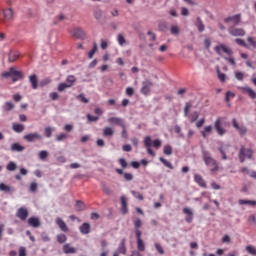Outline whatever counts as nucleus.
I'll return each instance as SVG.
<instances>
[{
    "label": "nucleus",
    "mask_w": 256,
    "mask_h": 256,
    "mask_svg": "<svg viewBox=\"0 0 256 256\" xmlns=\"http://www.w3.org/2000/svg\"><path fill=\"white\" fill-rule=\"evenodd\" d=\"M202 157H203V161L205 163V165H207V167H214L211 169L212 173H214V171H219V165H217V160L213 159V157H211V153L207 150H202Z\"/></svg>",
    "instance_id": "1"
},
{
    "label": "nucleus",
    "mask_w": 256,
    "mask_h": 256,
    "mask_svg": "<svg viewBox=\"0 0 256 256\" xmlns=\"http://www.w3.org/2000/svg\"><path fill=\"white\" fill-rule=\"evenodd\" d=\"M1 77L3 79H9V77H12L13 83H17L19 79H23V72L15 70V67H10L9 71L3 72L1 74Z\"/></svg>",
    "instance_id": "2"
},
{
    "label": "nucleus",
    "mask_w": 256,
    "mask_h": 256,
    "mask_svg": "<svg viewBox=\"0 0 256 256\" xmlns=\"http://www.w3.org/2000/svg\"><path fill=\"white\" fill-rule=\"evenodd\" d=\"M238 158L240 163H245V159H253V149L241 146L238 153Z\"/></svg>",
    "instance_id": "3"
},
{
    "label": "nucleus",
    "mask_w": 256,
    "mask_h": 256,
    "mask_svg": "<svg viewBox=\"0 0 256 256\" xmlns=\"http://www.w3.org/2000/svg\"><path fill=\"white\" fill-rule=\"evenodd\" d=\"M229 35H232V37H245V29L243 28H237L235 26H230L228 28Z\"/></svg>",
    "instance_id": "4"
},
{
    "label": "nucleus",
    "mask_w": 256,
    "mask_h": 256,
    "mask_svg": "<svg viewBox=\"0 0 256 256\" xmlns=\"http://www.w3.org/2000/svg\"><path fill=\"white\" fill-rule=\"evenodd\" d=\"M23 139L28 143H33L34 141H42L43 136L37 132L29 133L23 136Z\"/></svg>",
    "instance_id": "5"
},
{
    "label": "nucleus",
    "mask_w": 256,
    "mask_h": 256,
    "mask_svg": "<svg viewBox=\"0 0 256 256\" xmlns=\"http://www.w3.org/2000/svg\"><path fill=\"white\" fill-rule=\"evenodd\" d=\"M232 126L234 127V129H236V131H238L241 137H245V135H247V127L240 126L239 122H237V119L235 118L232 119Z\"/></svg>",
    "instance_id": "6"
},
{
    "label": "nucleus",
    "mask_w": 256,
    "mask_h": 256,
    "mask_svg": "<svg viewBox=\"0 0 256 256\" xmlns=\"http://www.w3.org/2000/svg\"><path fill=\"white\" fill-rule=\"evenodd\" d=\"M153 87V82L151 80H145L142 82V88L140 90L142 95H149L151 93V88Z\"/></svg>",
    "instance_id": "7"
},
{
    "label": "nucleus",
    "mask_w": 256,
    "mask_h": 256,
    "mask_svg": "<svg viewBox=\"0 0 256 256\" xmlns=\"http://www.w3.org/2000/svg\"><path fill=\"white\" fill-rule=\"evenodd\" d=\"M224 23H232V26L236 27V25L241 23V14L226 17Z\"/></svg>",
    "instance_id": "8"
},
{
    "label": "nucleus",
    "mask_w": 256,
    "mask_h": 256,
    "mask_svg": "<svg viewBox=\"0 0 256 256\" xmlns=\"http://www.w3.org/2000/svg\"><path fill=\"white\" fill-rule=\"evenodd\" d=\"M214 51L217 53V55H222L221 51L223 53H226V55H233V50H231L229 47H227L224 44H220L214 48Z\"/></svg>",
    "instance_id": "9"
},
{
    "label": "nucleus",
    "mask_w": 256,
    "mask_h": 256,
    "mask_svg": "<svg viewBox=\"0 0 256 256\" xmlns=\"http://www.w3.org/2000/svg\"><path fill=\"white\" fill-rule=\"evenodd\" d=\"M214 129L220 137H223L227 130L221 126V118H217L214 122Z\"/></svg>",
    "instance_id": "10"
},
{
    "label": "nucleus",
    "mask_w": 256,
    "mask_h": 256,
    "mask_svg": "<svg viewBox=\"0 0 256 256\" xmlns=\"http://www.w3.org/2000/svg\"><path fill=\"white\" fill-rule=\"evenodd\" d=\"M107 121L110 125H117L118 127L125 128V120L123 118L110 117Z\"/></svg>",
    "instance_id": "11"
},
{
    "label": "nucleus",
    "mask_w": 256,
    "mask_h": 256,
    "mask_svg": "<svg viewBox=\"0 0 256 256\" xmlns=\"http://www.w3.org/2000/svg\"><path fill=\"white\" fill-rule=\"evenodd\" d=\"M16 217L21 221H27V217H29V210L25 207H21L17 210Z\"/></svg>",
    "instance_id": "12"
},
{
    "label": "nucleus",
    "mask_w": 256,
    "mask_h": 256,
    "mask_svg": "<svg viewBox=\"0 0 256 256\" xmlns=\"http://www.w3.org/2000/svg\"><path fill=\"white\" fill-rule=\"evenodd\" d=\"M182 213H184L185 217V221L186 223H193V209L189 208V207H184L182 210Z\"/></svg>",
    "instance_id": "13"
},
{
    "label": "nucleus",
    "mask_w": 256,
    "mask_h": 256,
    "mask_svg": "<svg viewBox=\"0 0 256 256\" xmlns=\"http://www.w3.org/2000/svg\"><path fill=\"white\" fill-rule=\"evenodd\" d=\"M151 145H152L151 136H146L144 138V146L147 149L148 155H151V157H155V151H153V149H151Z\"/></svg>",
    "instance_id": "14"
},
{
    "label": "nucleus",
    "mask_w": 256,
    "mask_h": 256,
    "mask_svg": "<svg viewBox=\"0 0 256 256\" xmlns=\"http://www.w3.org/2000/svg\"><path fill=\"white\" fill-rule=\"evenodd\" d=\"M72 37H74L75 39H80L83 40L85 39V30H83L82 28H74L72 31Z\"/></svg>",
    "instance_id": "15"
},
{
    "label": "nucleus",
    "mask_w": 256,
    "mask_h": 256,
    "mask_svg": "<svg viewBox=\"0 0 256 256\" xmlns=\"http://www.w3.org/2000/svg\"><path fill=\"white\" fill-rule=\"evenodd\" d=\"M62 251L65 255H75V253H77V248L72 247L71 244H65L62 247Z\"/></svg>",
    "instance_id": "16"
},
{
    "label": "nucleus",
    "mask_w": 256,
    "mask_h": 256,
    "mask_svg": "<svg viewBox=\"0 0 256 256\" xmlns=\"http://www.w3.org/2000/svg\"><path fill=\"white\" fill-rule=\"evenodd\" d=\"M242 93H245L250 97V99H256V92L249 86L241 87L240 88Z\"/></svg>",
    "instance_id": "17"
},
{
    "label": "nucleus",
    "mask_w": 256,
    "mask_h": 256,
    "mask_svg": "<svg viewBox=\"0 0 256 256\" xmlns=\"http://www.w3.org/2000/svg\"><path fill=\"white\" fill-rule=\"evenodd\" d=\"M79 231L82 235H89L91 233V224L84 222L80 227Z\"/></svg>",
    "instance_id": "18"
},
{
    "label": "nucleus",
    "mask_w": 256,
    "mask_h": 256,
    "mask_svg": "<svg viewBox=\"0 0 256 256\" xmlns=\"http://www.w3.org/2000/svg\"><path fill=\"white\" fill-rule=\"evenodd\" d=\"M28 225L37 229V227H41V220L38 217H30L28 219Z\"/></svg>",
    "instance_id": "19"
},
{
    "label": "nucleus",
    "mask_w": 256,
    "mask_h": 256,
    "mask_svg": "<svg viewBox=\"0 0 256 256\" xmlns=\"http://www.w3.org/2000/svg\"><path fill=\"white\" fill-rule=\"evenodd\" d=\"M3 23H5V21H11L13 19V9L11 8H6L3 10Z\"/></svg>",
    "instance_id": "20"
},
{
    "label": "nucleus",
    "mask_w": 256,
    "mask_h": 256,
    "mask_svg": "<svg viewBox=\"0 0 256 256\" xmlns=\"http://www.w3.org/2000/svg\"><path fill=\"white\" fill-rule=\"evenodd\" d=\"M56 225L59 227L61 231H63V233H67V231H69V228L67 227L65 221H63V219L59 217L56 218Z\"/></svg>",
    "instance_id": "21"
},
{
    "label": "nucleus",
    "mask_w": 256,
    "mask_h": 256,
    "mask_svg": "<svg viewBox=\"0 0 256 256\" xmlns=\"http://www.w3.org/2000/svg\"><path fill=\"white\" fill-rule=\"evenodd\" d=\"M127 239L123 238L118 246L116 253H120L121 255H127V248L125 247Z\"/></svg>",
    "instance_id": "22"
},
{
    "label": "nucleus",
    "mask_w": 256,
    "mask_h": 256,
    "mask_svg": "<svg viewBox=\"0 0 256 256\" xmlns=\"http://www.w3.org/2000/svg\"><path fill=\"white\" fill-rule=\"evenodd\" d=\"M17 59H19V52L17 50H10V52L8 53V62L15 63Z\"/></svg>",
    "instance_id": "23"
},
{
    "label": "nucleus",
    "mask_w": 256,
    "mask_h": 256,
    "mask_svg": "<svg viewBox=\"0 0 256 256\" xmlns=\"http://www.w3.org/2000/svg\"><path fill=\"white\" fill-rule=\"evenodd\" d=\"M194 181L204 189H207V183H205V180L203 179L202 175L196 174L194 175Z\"/></svg>",
    "instance_id": "24"
},
{
    "label": "nucleus",
    "mask_w": 256,
    "mask_h": 256,
    "mask_svg": "<svg viewBox=\"0 0 256 256\" xmlns=\"http://www.w3.org/2000/svg\"><path fill=\"white\" fill-rule=\"evenodd\" d=\"M93 15L96 21H98V23H102L101 19H103V10H101L100 8H96L93 11Z\"/></svg>",
    "instance_id": "25"
},
{
    "label": "nucleus",
    "mask_w": 256,
    "mask_h": 256,
    "mask_svg": "<svg viewBox=\"0 0 256 256\" xmlns=\"http://www.w3.org/2000/svg\"><path fill=\"white\" fill-rule=\"evenodd\" d=\"M102 135L103 137H113V135H115V130L109 126H106L103 129Z\"/></svg>",
    "instance_id": "26"
},
{
    "label": "nucleus",
    "mask_w": 256,
    "mask_h": 256,
    "mask_svg": "<svg viewBox=\"0 0 256 256\" xmlns=\"http://www.w3.org/2000/svg\"><path fill=\"white\" fill-rule=\"evenodd\" d=\"M195 26L197 27L199 33H203L205 31V24H203V20H201V17L196 18Z\"/></svg>",
    "instance_id": "27"
},
{
    "label": "nucleus",
    "mask_w": 256,
    "mask_h": 256,
    "mask_svg": "<svg viewBox=\"0 0 256 256\" xmlns=\"http://www.w3.org/2000/svg\"><path fill=\"white\" fill-rule=\"evenodd\" d=\"M10 149H11V151L17 152V153H21V152L25 151V147L21 146V144H19V143H13L11 145Z\"/></svg>",
    "instance_id": "28"
},
{
    "label": "nucleus",
    "mask_w": 256,
    "mask_h": 256,
    "mask_svg": "<svg viewBox=\"0 0 256 256\" xmlns=\"http://www.w3.org/2000/svg\"><path fill=\"white\" fill-rule=\"evenodd\" d=\"M29 81L32 85V89H37L39 87V81L37 79V75H31L29 76Z\"/></svg>",
    "instance_id": "29"
},
{
    "label": "nucleus",
    "mask_w": 256,
    "mask_h": 256,
    "mask_svg": "<svg viewBox=\"0 0 256 256\" xmlns=\"http://www.w3.org/2000/svg\"><path fill=\"white\" fill-rule=\"evenodd\" d=\"M12 129H13V131H15V133H23L25 131V125L13 124Z\"/></svg>",
    "instance_id": "30"
},
{
    "label": "nucleus",
    "mask_w": 256,
    "mask_h": 256,
    "mask_svg": "<svg viewBox=\"0 0 256 256\" xmlns=\"http://www.w3.org/2000/svg\"><path fill=\"white\" fill-rule=\"evenodd\" d=\"M120 201L122 205V214L127 215V198H125V196H121Z\"/></svg>",
    "instance_id": "31"
},
{
    "label": "nucleus",
    "mask_w": 256,
    "mask_h": 256,
    "mask_svg": "<svg viewBox=\"0 0 256 256\" xmlns=\"http://www.w3.org/2000/svg\"><path fill=\"white\" fill-rule=\"evenodd\" d=\"M239 205H250L251 207H255L256 206V200H243L240 199L238 201Z\"/></svg>",
    "instance_id": "32"
},
{
    "label": "nucleus",
    "mask_w": 256,
    "mask_h": 256,
    "mask_svg": "<svg viewBox=\"0 0 256 256\" xmlns=\"http://www.w3.org/2000/svg\"><path fill=\"white\" fill-rule=\"evenodd\" d=\"M158 29L159 31L165 32L169 30V24H167V22L165 21H160L158 23Z\"/></svg>",
    "instance_id": "33"
},
{
    "label": "nucleus",
    "mask_w": 256,
    "mask_h": 256,
    "mask_svg": "<svg viewBox=\"0 0 256 256\" xmlns=\"http://www.w3.org/2000/svg\"><path fill=\"white\" fill-rule=\"evenodd\" d=\"M75 209L76 211H85V203L81 200H77L75 203Z\"/></svg>",
    "instance_id": "34"
},
{
    "label": "nucleus",
    "mask_w": 256,
    "mask_h": 256,
    "mask_svg": "<svg viewBox=\"0 0 256 256\" xmlns=\"http://www.w3.org/2000/svg\"><path fill=\"white\" fill-rule=\"evenodd\" d=\"M2 109L6 112L13 111V109H15V104H13L12 102H5Z\"/></svg>",
    "instance_id": "35"
},
{
    "label": "nucleus",
    "mask_w": 256,
    "mask_h": 256,
    "mask_svg": "<svg viewBox=\"0 0 256 256\" xmlns=\"http://www.w3.org/2000/svg\"><path fill=\"white\" fill-rule=\"evenodd\" d=\"M218 151L221 154L222 159L224 161H227V148L224 146H220V147H218Z\"/></svg>",
    "instance_id": "36"
},
{
    "label": "nucleus",
    "mask_w": 256,
    "mask_h": 256,
    "mask_svg": "<svg viewBox=\"0 0 256 256\" xmlns=\"http://www.w3.org/2000/svg\"><path fill=\"white\" fill-rule=\"evenodd\" d=\"M245 249L249 255L256 256V247L255 246L247 245Z\"/></svg>",
    "instance_id": "37"
},
{
    "label": "nucleus",
    "mask_w": 256,
    "mask_h": 256,
    "mask_svg": "<svg viewBox=\"0 0 256 256\" xmlns=\"http://www.w3.org/2000/svg\"><path fill=\"white\" fill-rule=\"evenodd\" d=\"M164 155H173V147L171 145H165L163 148Z\"/></svg>",
    "instance_id": "38"
},
{
    "label": "nucleus",
    "mask_w": 256,
    "mask_h": 256,
    "mask_svg": "<svg viewBox=\"0 0 256 256\" xmlns=\"http://www.w3.org/2000/svg\"><path fill=\"white\" fill-rule=\"evenodd\" d=\"M159 161H161L163 163L164 167H167L168 169H171V170L174 169L173 164H171V162L167 161V159L160 157Z\"/></svg>",
    "instance_id": "39"
},
{
    "label": "nucleus",
    "mask_w": 256,
    "mask_h": 256,
    "mask_svg": "<svg viewBox=\"0 0 256 256\" xmlns=\"http://www.w3.org/2000/svg\"><path fill=\"white\" fill-rule=\"evenodd\" d=\"M77 81V78H75L74 75H69L66 78V83L69 85V87H73V84Z\"/></svg>",
    "instance_id": "40"
},
{
    "label": "nucleus",
    "mask_w": 256,
    "mask_h": 256,
    "mask_svg": "<svg viewBox=\"0 0 256 256\" xmlns=\"http://www.w3.org/2000/svg\"><path fill=\"white\" fill-rule=\"evenodd\" d=\"M136 243L138 252L140 251L141 253H143V251H145V242L143 240H137Z\"/></svg>",
    "instance_id": "41"
},
{
    "label": "nucleus",
    "mask_w": 256,
    "mask_h": 256,
    "mask_svg": "<svg viewBox=\"0 0 256 256\" xmlns=\"http://www.w3.org/2000/svg\"><path fill=\"white\" fill-rule=\"evenodd\" d=\"M38 157L41 161H45L49 157V152L47 150H42L39 152Z\"/></svg>",
    "instance_id": "42"
},
{
    "label": "nucleus",
    "mask_w": 256,
    "mask_h": 256,
    "mask_svg": "<svg viewBox=\"0 0 256 256\" xmlns=\"http://www.w3.org/2000/svg\"><path fill=\"white\" fill-rule=\"evenodd\" d=\"M0 191L4 193H11V186L6 185L5 183H0Z\"/></svg>",
    "instance_id": "43"
},
{
    "label": "nucleus",
    "mask_w": 256,
    "mask_h": 256,
    "mask_svg": "<svg viewBox=\"0 0 256 256\" xmlns=\"http://www.w3.org/2000/svg\"><path fill=\"white\" fill-rule=\"evenodd\" d=\"M235 43L237 45H239L240 47H245V49H249V46L247 45V43H245V40H243L241 38H236Z\"/></svg>",
    "instance_id": "44"
},
{
    "label": "nucleus",
    "mask_w": 256,
    "mask_h": 256,
    "mask_svg": "<svg viewBox=\"0 0 256 256\" xmlns=\"http://www.w3.org/2000/svg\"><path fill=\"white\" fill-rule=\"evenodd\" d=\"M247 42H248V46H249V48L250 47H253V49H256V40H255V38L254 37H247Z\"/></svg>",
    "instance_id": "45"
},
{
    "label": "nucleus",
    "mask_w": 256,
    "mask_h": 256,
    "mask_svg": "<svg viewBox=\"0 0 256 256\" xmlns=\"http://www.w3.org/2000/svg\"><path fill=\"white\" fill-rule=\"evenodd\" d=\"M56 239H57V241H58L60 244L66 243V242H67V235H65V234H58V235L56 236Z\"/></svg>",
    "instance_id": "46"
},
{
    "label": "nucleus",
    "mask_w": 256,
    "mask_h": 256,
    "mask_svg": "<svg viewBox=\"0 0 256 256\" xmlns=\"http://www.w3.org/2000/svg\"><path fill=\"white\" fill-rule=\"evenodd\" d=\"M95 53H97V43L96 42L93 43V48L91 49V51L88 52V58L93 59V55H95Z\"/></svg>",
    "instance_id": "47"
},
{
    "label": "nucleus",
    "mask_w": 256,
    "mask_h": 256,
    "mask_svg": "<svg viewBox=\"0 0 256 256\" xmlns=\"http://www.w3.org/2000/svg\"><path fill=\"white\" fill-rule=\"evenodd\" d=\"M7 171H16L17 170V164L13 161L9 162L6 166Z\"/></svg>",
    "instance_id": "48"
},
{
    "label": "nucleus",
    "mask_w": 256,
    "mask_h": 256,
    "mask_svg": "<svg viewBox=\"0 0 256 256\" xmlns=\"http://www.w3.org/2000/svg\"><path fill=\"white\" fill-rule=\"evenodd\" d=\"M71 86H69L66 82H62L58 85V91L60 93H63V91H65V89H69Z\"/></svg>",
    "instance_id": "49"
},
{
    "label": "nucleus",
    "mask_w": 256,
    "mask_h": 256,
    "mask_svg": "<svg viewBox=\"0 0 256 256\" xmlns=\"http://www.w3.org/2000/svg\"><path fill=\"white\" fill-rule=\"evenodd\" d=\"M45 136L49 139L53 135V128L48 126L44 129Z\"/></svg>",
    "instance_id": "50"
},
{
    "label": "nucleus",
    "mask_w": 256,
    "mask_h": 256,
    "mask_svg": "<svg viewBox=\"0 0 256 256\" xmlns=\"http://www.w3.org/2000/svg\"><path fill=\"white\" fill-rule=\"evenodd\" d=\"M102 187V191L106 194V195H113V192L111 191V189H109V187H107V185L105 183L101 184Z\"/></svg>",
    "instance_id": "51"
},
{
    "label": "nucleus",
    "mask_w": 256,
    "mask_h": 256,
    "mask_svg": "<svg viewBox=\"0 0 256 256\" xmlns=\"http://www.w3.org/2000/svg\"><path fill=\"white\" fill-rule=\"evenodd\" d=\"M154 247H155L156 251H158V253L160 255H165V250L163 249V246H161V244L155 243Z\"/></svg>",
    "instance_id": "52"
},
{
    "label": "nucleus",
    "mask_w": 256,
    "mask_h": 256,
    "mask_svg": "<svg viewBox=\"0 0 256 256\" xmlns=\"http://www.w3.org/2000/svg\"><path fill=\"white\" fill-rule=\"evenodd\" d=\"M199 119V112L194 111L192 114H190V122L195 123Z\"/></svg>",
    "instance_id": "53"
},
{
    "label": "nucleus",
    "mask_w": 256,
    "mask_h": 256,
    "mask_svg": "<svg viewBox=\"0 0 256 256\" xmlns=\"http://www.w3.org/2000/svg\"><path fill=\"white\" fill-rule=\"evenodd\" d=\"M86 117L90 123H95V122L99 121V116H93L91 114H87Z\"/></svg>",
    "instance_id": "54"
},
{
    "label": "nucleus",
    "mask_w": 256,
    "mask_h": 256,
    "mask_svg": "<svg viewBox=\"0 0 256 256\" xmlns=\"http://www.w3.org/2000/svg\"><path fill=\"white\" fill-rule=\"evenodd\" d=\"M133 197H135V199H138L139 201H143L144 197L142 196L141 193H139L138 191L132 190L131 191Z\"/></svg>",
    "instance_id": "55"
},
{
    "label": "nucleus",
    "mask_w": 256,
    "mask_h": 256,
    "mask_svg": "<svg viewBox=\"0 0 256 256\" xmlns=\"http://www.w3.org/2000/svg\"><path fill=\"white\" fill-rule=\"evenodd\" d=\"M171 35H179V26L173 25L170 27Z\"/></svg>",
    "instance_id": "56"
},
{
    "label": "nucleus",
    "mask_w": 256,
    "mask_h": 256,
    "mask_svg": "<svg viewBox=\"0 0 256 256\" xmlns=\"http://www.w3.org/2000/svg\"><path fill=\"white\" fill-rule=\"evenodd\" d=\"M133 223H134V229L135 230H138L141 227V225H143V222H141V219H139V218H136L133 221Z\"/></svg>",
    "instance_id": "57"
},
{
    "label": "nucleus",
    "mask_w": 256,
    "mask_h": 256,
    "mask_svg": "<svg viewBox=\"0 0 256 256\" xmlns=\"http://www.w3.org/2000/svg\"><path fill=\"white\" fill-rule=\"evenodd\" d=\"M41 239L42 241H44V243H49V241H51V238L49 237V234H47V232H43L41 234Z\"/></svg>",
    "instance_id": "58"
},
{
    "label": "nucleus",
    "mask_w": 256,
    "mask_h": 256,
    "mask_svg": "<svg viewBox=\"0 0 256 256\" xmlns=\"http://www.w3.org/2000/svg\"><path fill=\"white\" fill-rule=\"evenodd\" d=\"M189 109H191V103L187 102L184 107V117H189Z\"/></svg>",
    "instance_id": "59"
},
{
    "label": "nucleus",
    "mask_w": 256,
    "mask_h": 256,
    "mask_svg": "<svg viewBox=\"0 0 256 256\" xmlns=\"http://www.w3.org/2000/svg\"><path fill=\"white\" fill-rule=\"evenodd\" d=\"M152 145H153V148L154 149H159L162 145V142L160 139H155L153 142H152Z\"/></svg>",
    "instance_id": "60"
},
{
    "label": "nucleus",
    "mask_w": 256,
    "mask_h": 256,
    "mask_svg": "<svg viewBox=\"0 0 256 256\" xmlns=\"http://www.w3.org/2000/svg\"><path fill=\"white\" fill-rule=\"evenodd\" d=\"M77 99L81 101V103H89V99L85 97V94L81 93L77 96Z\"/></svg>",
    "instance_id": "61"
},
{
    "label": "nucleus",
    "mask_w": 256,
    "mask_h": 256,
    "mask_svg": "<svg viewBox=\"0 0 256 256\" xmlns=\"http://www.w3.org/2000/svg\"><path fill=\"white\" fill-rule=\"evenodd\" d=\"M117 41L119 45H125V36H123V34H118Z\"/></svg>",
    "instance_id": "62"
},
{
    "label": "nucleus",
    "mask_w": 256,
    "mask_h": 256,
    "mask_svg": "<svg viewBox=\"0 0 256 256\" xmlns=\"http://www.w3.org/2000/svg\"><path fill=\"white\" fill-rule=\"evenodd\" d=\"M65 139H67V134H65V133H61V134L56 136V141H58V142H61Z\"/></svg>",
    "instance_id": "63"
},
{
    "label": "nucleus",
    "mask_w": 256,
    "mask_h": 256,
    "mask_svg": "<svg viewBox=\"0 0 256 256\" xmlns=\"http://www.w3.org/2000/svg\"><path fill=\"white\" fill-rule=\"evenodd\" d=\"M123 177H124L125 181H133V174H131V173H124Z\"/></svg>",
    "instance_id": "64"
}]
</instances>
